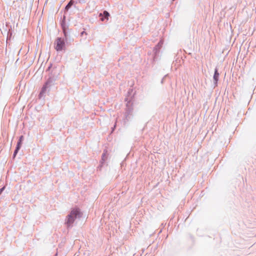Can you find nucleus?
I'll list each match as a JSON object with an SVG mask.
<instances>
[{
    "label": "nucleus",
    "mask_w": 256,
    "mask_h": 256,
    "mask_svg": "<svg viewBox=\"0 0 256 256\" xmlns=\"http://www.w3.org/2000/svg\"><path fill=\"white\" fill-rule=\"evenodd\" d=\"M81 216L80 210L78 208L72 209L70 214L68 216L66 222L68 226H72L74 222L77 219L80 218Z\"/></svg>",
    "instance_id": "f257e3e1"
},
{
    "label": "nucleus",
    "mask_w": 256,
    "mask_h": 256,
    "mask_svg": "<svg viewBox=\"0 0 256 256\" xmlns=\"http://www.w3.org/2000/svg\"><path fill=\"white\" fill-rule=\"evenodd\" d=\"M56 49L57 51H61L65 46V43L61 38H58L56 40Z\"/></svg>",
    "instance_id": "f03ea898"
},
{
    "label": "nucleus",
    "mask_w": 256,
    "mask_h": 256,
    "mask_svg": "<svg viewBox=\"0 0 256 256\" xmlns=\"http://www.w3.org/2000/svg\"><path fill=\"white\" fill-rule=\"evenodd\" d=\"M220 74L218 72L217 68H215L214 70V74L213 76V79H214V84L215 86L217 84L218 81V80Z\"/></svg>",
    "instance_id": "7ed1b4c3"
},
{
    "label": "nucleus",
    "mask_w": 256,
    "mask_h": 256,
    "mask_svg": "<svg viewBox=\"0 0 256 256\" xmlns=\"http://www.w3.org/2000/svg\"><path fill=\"white\" fill-rule=\"evenodd\" d=\"M50 82H47L45 85H44L42 88V91L40 94V97H42L44 94L46 92V88H47V87L48 85H50Z\"/></svg>",
    "instance_id": "20e7f679"
},
{
    "label": "nucleus",
    "mask_w": 256,
    "mask_h": 256,
    "mask_svg": "<svg viewBox=\"0 0 256 256\" xmlns=\"http://www.w3.org/2000/svg\"><path fill=\"white\" fill-rule=\"evenodd\" d=\"M20 148H19V144H17L16 145V148L14 152V156L15 157L16 154H17L18 150H20Z\"/></svg>",
    "instance_id": "39448f33"
},
{
    "label": "nucleus",
    "mask_w": 256,
    "mask_h": 256,
    "mask_svg": "<svg viewBox=\"0 0 256 256\" xmlns=\"http://www.w3.org/2000/svg\"><path fill=\"white\" fill-rule=\"evenodd\" d=\"M22 139H23V136H21L20 138L19 141H18V142L17 144H19V148H20L21 142H22Z\"/></svg>",
    "instance_id": "423d86ee"
},
{
    "label": "nucleus",
    "mask_w": 256,
    "mask_h": 256,
    "mask_svg": "<svg viewBox=\"0 0 256 256\" xmlns=\"http://www.w3.org/2000/svg\"><path fill=\"white\" fill-rule=\"evenodd\" d=\"M72 4V1H70L66 6V9H68Z\"/></svg>",
    "instance_id": "0eeeda50"
},
{
    "label": "nucleus",
    "mask_w": 256,
    "mask_h": 256,
    "mask_svg": "<svg viewBox=\"0 0 256 256\" xmlns=\"http://www.w3.org/2000/svg\"><path fill=\"white\" fill-rule=\"evenodd\" d=\"M104 14L106 18L109 16V13L106 11H104Z\"/></svg>",
    "instance_id": "6e6552de"
},
{
    "label": "nucleus",
    "mask_w": 256,
    "mask_h": 256,
    "mask_svg": "<svg viewBox=\"0 0 256 256\" xmlns=\"http://www.w3.org/2000/svg\"><path fill=\"white\" fill-rule=\"evenodd\" d=\"M4 187H3L0 189V194L4 190Z\"/></svg>",
    "instance_id": "1a4fd4ad"
},
{
    "label": "nucleus",
    "mask_w": 256,
    "mask_h": 256,
    "mask_svg": "<svg viewBox=\"0 0 256 256\" xmlns=\"http://www.w3.org/2000/svg\"><path fill=\"white\" fill-rule=\"evenodd\" d=\"M102 21H103V20H104V18H102Z\"/></svg>",
    "instance_id": "9d476101"
}]
</instances>
